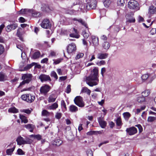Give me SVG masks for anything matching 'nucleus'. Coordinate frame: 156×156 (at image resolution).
Returning a JSON list of instances; mask_svg holds the SVG:
<instances>
[{
  "instance_id": "nucleus-7",
  "label": "nucleus",
  "mask_w": 156,
  "mask_h": 156,
  "mask_svg": "<svg viewBox=\"0 0 156 156\" xmlns=\"http://www.w3.org/2000/svg\"><path fill=\"white\" fill-rule=\"evenodd\" d=\"M76 50V47L75 44L72 43L69 44L67 47V51L69 54H72Z\"/></svg>"
},
{
  "instance_id": "nucleus-43",
  "label": "nucleus",
  "mask_w": 156,
  "mask_h": 156,
  "mask_svg": "<svg viewBox=\"0 0 156 156\" xmlns=\"http://www.w3.org/2000/svg\"><path fill=\"white\" fill-rule=\"evenodd\" d=\"M156 120V117L153 116H149L147 119V121L149 122H151Z\"/></svg>"
},
{
  "instance_id": "nucleus-18",
  "label": "nucleus",
  "mask_w": 156,
  "mask_h": 156,
  "mask_svg": "<svg viewBox=\"0 0 156 156\" xmlns=\"http://www.w3.org/2000/svg\"><path fill=\"white\" fill-rule=\"evenodd\" d=\"M97 2L95 0H92L90 3L87 2L88 5L92 9H95L96 7Z\"/></svg>"
},
{
  "instance_id": "nucleus-53",
  "label": "nucleus",
  "mask_w": 156,
  "mask_h": 156,
  "mask_svg": "<svg viewBox=\"0 0 156 156\" xmlns=\"http://www.w3.org/2000/svg\"><path fill=\"white\" fill-rule=\"evenodd\" d=\"M42 115L43 116H48L49 115V112L45 110H43L42 112Z\"/></svg>"
},
{
  "instance_id": "nucleus-3",
  "label": "nucleus",
  "mask_w": 156,
  "mask_h": 156,
  "mask_svg": "<svg viewBox=\"0 0 156 156\" xmlns=\"http://www.w3.org/2000/svg\"><path fill=\"white\" fill-rule=\"evenodd\" d=\"M156 77V76L154 73L145 74L143 75L141 77L142 80H147L148 82L149 83L151 82Z\"/></svg>"
},
{
  "instance_id": "nucleus-33",
  "label": "nucleus",
  "mask_w": 156,
  "mask_h": 156,
  "mask_svg": "<svg viewBox=\"0 0 156 156\" xmlns=\"http://www.w3.org/2000/svg\"><path fill=\"white\" fill-rule=\"evenodd\" d=\"M150 93V90H146L142 93V96L144 97H147L149 95Z\"/></svg>"
},
{
  "instance_id": "nucleus-45",
  "label": "nucleus",
  "mask_w": 156,
  "mask_h": 156,
  "mask_svg": "<svg viewBox=\"0 0 156 156\" xmlns=\"http://www.w3.org/2000/svg\"><path fill=\"white\" fill-rule=\"evenodd\" d=\"M61 106L62 108L64 109V110H66L67 109L65 101L62 100L61 101Z\"/></svg>"
},
{
  "instance_id": "nucleus-11",
  "label": "nucleus",
  "mask_w": 156,
  "mask_h": 156,
  "mask_svg": "<svg viewBox=\"0 0 156 156\" xmlns=\"http://www.w3.org/2000/svg\"><path fill=\"white\" fill-rule=\"evenodd\" d=\"M32 75L30 74H23L22 76V79L24 80L27 83H29L32 80Z\"/></svg>"
},
{
  "instance_id": "nucleus-40",
  "label": "nucleus",
  "mask_w": 156,
  "mask_h": 156,
  "mask_svg": "<svg viewBox=\"0 0 156 156\" xmlns=\"http://www.w3.org/2000/svg\"><path fill=\"white\" fill-rule=\"evenodd\" d=\"M111 3V2L109 0H106L104 2V6L106 8H108L109 7Z\"/></svg>"
},
{
  "instance_id": "nucleus-57",
  "label": "nucleus",
  "mask_w": 156,
  "mask_h": 156,
  "mask_svg": "<svg viewBox=\"0 0 156 156\" xmlns=\"http://www.w3.org/2000/svg\"><path fill=\"white\" fill-rule=\"evenodd\" d=\"M71 86L69 85L66 87V92L67 93H69L71 91Z\"/></svg>"
},
{
  "instance_id": "nucleus-36",
  "label": "nucleus",
  "mask_w": 156,
  "mask_h": 156,
  "mask_svg": "<svg viewBox=\"0 0 156 156\" xmlns=\"http://www.w3.org/2000/svg\"><path fill=\"white\" fill-rule=\"evenodd\" d=\"M30 136L31 138H34V139H36L38 140H40L41 139V136L39 134L31 135Z\"/></svg>"
},
{
  "instance_id": "nucleus-50",
  "label": "nucleus",
  "mask_w": 156,
  "mask_h": 156,
  "mask_svg": "<svg viewBox=\"0 0 156 156\" xmlns=\"http://www.w3.org/2000/svg\"><path fill=\"white\" fill-rule=\"evenodd\" d=\"M84 55L83 53H79L77 54L75 57V59H79L80 58L82 57Z\"/></svg>"
},
{
  "instance_id": "nucleus-41",
  "label": "nucleus",
  "mask_w": 156,
  "mask_h": 156,
  "mask_svg": "<svg viewBox=\"0 0 156 156\" xmlns=\"http://www.w3.org/2000/svg\"><path fill=\"white\" fill-rule=\"evenodd\" d=\"M116 125L118 126H121L122 125L121 119L120 117H119L117 118L116 120Z\"/></svg>"
},
{
  "instance_id": "nucleus-32",
  "label": "nucleus",
  "mask_w": 156,
  "mask_h": 156,
  "mask_svg": "<svg viewBox=\"0 0 156 156\" xmlns=\"http://www.w3.org/2000/svg\"><path fill=\"white\" fill-rule=\"evenodd\" d=\"M7 76L3 73H0V81H4L7 80Z\"/></svg>"
},
{
  "instance_id": "nucleus-58",
  "label": "nucleus",
  "mask_w": 156,
  "mask_h": 156,
  "mask_svg": "<svg viewBox=\"0 0 156 156\" xmlns=\"http://www.w3.org/2000/svg\"><path fill=\"white\" fill-rule=\"evenodd\" d=\"M105 64V61L101 60L99 62L97 63V64L98 66H101L102 65H104Z\"/></svg>"
},
{
  "instance_id": "nucleus-55",
  "label": "nucleus",
  "mask_w": 156,
  "mask_h": 156,
  "mask_svg": "<svg viewBox=\"0 0 156 156\" xmlns=\"http://www.w3.org/2000/svg\"><path fill=\"white\" fill-rule=\"evenodd\" d=\"M62 114L61 113L59 112H57L55 115V117L58 119H59L62 117Z\"/></svg>"
},
{
  "instance_id": "nucleus-62",
  "label": "nucleus",
  "mask_w": 156,
  "mask_h": 156,
  "mask_svg": "<svg viewBox=\"0 0 156 156\" xmlns=\"http://www.w3.org/2000/svg\"><path fill=\"white\" fill-rule=\"evenodd\" d=\"M48 61V59L47 58H45L43 59L41 61V63H46Z\"/></svg>"
},
{
  "instance_id": "nucleus-54",
  "label": "nucleus",
  "mask_w": 156,
  "mask_h": 156,
  "mask_svg": "<svg viewBox=\"0 0 156 156\" xmlns=\"http://www.w3.org/2000/svg\"><path fill=\"white\" fill-rule=\"evenodd\" d=\"M17 152L18 154L20 155H23L25 154L24 152L23 151V150L20 148L18 149Z\"/></svg>"
},
{
  "instance_id": "nucleus-10",
  "label": "nucleus",
  "mask_w": 156,
  "mask_h": 156,
  "mask_svg": "<svg viewBox=\"0 0 156 156\" xmlns=\"http://www.w3.org/2000/svg\"><path fill=\"white\" fill-rule=\"evenodd\" d=\"M51 87L50 86L45 84L41 87L40 92L41 94L45 95L49 91Z\"/></svg>"
},
{
  "instance_id": "nucleus-17",
  "label": "nucleus",
  "mask_w": 156,
  "mask_h": 156,
  "mask_svg": "<svg viewBox=\"0 0 156 156\" xmlns=\"http://www.w3.org/2000/svg\"><path fill=\"white\" fill-rule=\"evenodd\" d=\"M17 27V25L16 24L9 25L6 27V30L7 31L10 32L12 30H15Z\"/></svg>"
},
{
  "instance_id": "nucleus-29",
  "label": "nucleus",
  "mask_w": 156,
  "mask_h": 156,
  "mask_svg": "<svg viewBox=\"0 0 156 156\" xmlns=\"http://www.w3.org/2000/svg\"><path fill=\"white\" fill-rule=\"evenodd\" d=\"M102 46L104 49L108 50L110 47V44L109 42L106 41H105L103 43Z\"/></svg>"
},
{
  "instance_id": "nucleus-39",
  "label": "nucleus",
  "mask_w": 156,
  "mask_h": 156,
  "mask_svg": "<svg viewBox=\"0 0 156 156\" xmlns=\"http://www.w3.org/2000/svg\"><path fill=\"white\" fill-rule=\"evenodd\" d=\"M31 13L32 16L35 17H39L40 16V13L35 11L32 10Z\"/></svg>"
},
{
  "instance_id": "nucleus-23",
  "label": "nucleus",
  "mask_w": 156,
  "mask_h": 156,
  "mask_svg": "<svg viewBox=\"0 0 156 156\" xmlns=\"http://www.w3.org/2000/svg\"><path fill=\"white\" fill-rule=\"evenodd\" d=\"M56 96L54 94H51L49 96L48 98V101L49 103L54 102L56 98Z\"/></svg>"
},
{
  "instance_id": "nucleus-2",
  "label": "nucleus",
  "mask_w": 156,
  "mask_h": 156,
  "mask_svg": "<svg viewBox=\"0 0 156 156\" xmlns=\"http://www.w3.org/2000/svg\"><path fill=\"white\" fill-rule=\"evenodd\" d=\"M16 141L18 145H21L25 144H31L32 142V140L30 139L26 138L25 140L21 136H19L16 139Z\"/></svg>"
},
{
  "instance_id": "nucleus-14",
  "label": "nucleus",
  "mask_w": 156,
  "mask_h": 156,
  "mask_svg": "<svg viewBox=\"0 0 156 156\" xmlns=\"http://www.w3.org/2000/svg\"><path fill=\"white\" fill-rule=\"evenodd\" d=\"M126 23H134L135 21V19L133 16L129 15L127 14L126 16Z\"/></svg>"
},
{
  "instance_id": "nucleus-61",
  "label": "nucleus",
  "mask_w": 156,
  "mask_h": 156,
  "mask_svg": "<svg viewBox=\"0 0 156 156\" xmlns=\"http://www.w3.org/2000/svg\"><path fill=\"white\" fill-rule=\"evenodd\" d=\"M56 52L54 51H51L49 56H55L56 55Z\"/></svg>"
},
{
  "instance_id": "nucleus-9",
  "label": "nucleus",
  "mask_w": 156,
  "mask_h": 156,
  "mask_svg": "<svg viewBox=\"0 0 156 156\" xmlns=\"http://www.w3.org/2000/svg\"><path fill=\"white\" fill-rule=\"evenodd\" d=\"M15 144L16 143L15 142H14L8 145V147H11V148L7 149L6 150V153L8 155H11L12 154L16 147Z\"/></svg>"
},
{
  "instance_id": "nucleus-30",
  "label": "nucleus",
  "mask_w": 156,
  "mask_h": 156,
  "mask_svg": "<svg viewBox=\"0 0 156 156\" xmlns=\"http://www.w3.org/2000/svg\"><path fill=\"white\" fill-rule=\"evenodd\" d=\"M20 118L21 120V122L26 123L28 122V120L26 117L23 115H20Z\"/></svg>"
},
{
  "instance_id": "nucleus-34",
  "label": "nucleus",
  "mask_w": 156,
  "mask_h": 156,
  "mask_svg": "<svg viewBox=\"0 0 156 156\" xmlns=\"http://www.w3.org/2000/svg\"><path fill=\"white\" fill-rule=\"evenodd\" d=\"M8 112H9L12 113H16L18 112V110L15 107H13L9 108L8 110Z\"/></svg>"
},
{
  "instance_id": "nucleus-21",
  "label": "nucleus",
  "mask_w": 156,
  "mask_h": 156,
  "mask_svg": "<svg viewBox=\"0 0 156 156\" xmlns=\"http://www.w3.org/2000/svg\"><path fill=\"white\" fill-rule=\"evenodd\" d=\"M148 13L150 14H156V7L153 5H151L148 9Z\"/></svg>"
},
{
  "instance_id": "nucleus-16",
  "label": "nucleus",
  "mask_w": 156,
  "mask_h": 156,
  "mask_svg": "<svg viewBox=\"0 0 156 156\" xmlns=\"http://www.w3.org/2000/svg\"><path fill=\"white\" fill-rule=\"evenodd\" d=\"M98 122L100 126L102 128H104L107 125L106 122L104 120L103 118L100 117L98 119Z\"/></svg>"
},
{
  "instance_id": "nucleus-24",
  "label": "nucleus",
  "mask_w": 156,
  "mask_h": 156,
  "mask_svg": "<svg viewBox=\"0 0 156 156\" xmlns=\"http://www.w3.org/2000/svg\"><path fill=\"white\" fill-rule=\"evenodd\" d=\"M58 105L56 102L53 104L52 105L47 107V109L49 110H54L58 107Z\"/></svg>"
},
{
  "instance_id": "nucleus-20",
  "label": "nucleus",
  "mask_w": 156,
  "mask_h": 156,
  "mask_svg": "<svg viewBox=\"0 0 156 156\" xmlns=\"http://www.w3.org/2000/svg\"><path fill=\"white\" fill-rule=\"evenodd\" d=\"M108 56V54L106 53H98L97 55V57L99 59H104L106 58Z\"/></svg>"
},
{
  "instance_id": "nucleus-59",
  "label": "nucleus",
  "mask_w": 156,
  "mask_h": 156,
  "mask_svg": "<svg viewBox=\"0 0 156 156\" xmlns=\"http://www.w3.org/2000/svg\"><path fill=\"white\" fill-rule=\"evenodd\" d=\"M106 72V69L105 67L101 68V74L103 77L104 76V74Z\"/></svg>"
},
{
  "instance_id": "nucleus-13",
  "label": "nucleus",
  "mask_w": 156,
  "mask_h": 156,
  "mask_svg": "<svg viewBox=\"0 0 156 156\" xmlns=\"http://www.w3.org/2000/svg\"><path fill=\"white\" fill-rule=\"evenodd\" d=\"M39 79L42 82L44 81H51L49 76L45 74H41L39 76Z\"/></svg>"
},
{
  "instance_id": "nucleus-26",
  "label": "nucleus",
  "mask_w": 156,
  "mask_h": 156,
  "mask_svg": "<svg viewBox=\"0 0 156 156\" xmlns=\"http://www.w3.org/2000/svg\"><path fill=\"white\" fill-rule=\"evenodd\" d=\"M36 64L35 62H33L31 64L27 65L26 66H25L23 69H20V71H24L27 70L34 66Z\"/></svg>"
},
{
  "instance_id": "nucleus-46",
  "label": "nucleus",
  "mask_w": 156,
  "mask_h": 156,
  "mask_svg": "<svg viewBox=\"0 0 156 156\" xmlns=\"http://www.w3.org/2000/svg\"><path fill=\"white\" fill-rule=\"evenodd\" d=\"M50 75L51 77H54L55 79L57 80L58 79V76L56 73L55 71H52Z\"/></svg>"
},
{
  "instance_id": "nucleus-44",
  "label": "nucleus",
  "mask_w": 156,
  "mask_h": 156,
  "mask_svg": "<svg viewBox=\"0 0 156 156\" xmlns=\"http://www.w3.org/2000/svg\"><path fill=\"white\" fill-rule=\"evenodd\" d=\"M90 35V33L89 32H87L86 31H84L83 32V35L84 38L85 39H87L89 37Z\"/></svg>"
},
{
  "instance_id": "nucleus-19",
  "label": "nucleus",
  "mask_w": 156,
  "mask_h": 156,
  "mask_svg": "<svg viewBox=\"0 0 156 156\" xmlns=\"http://www.w3.org/2000/svg\"><path fill=\"white\" fill-rule=\"evenodd\" d=\"M91 38L94 45L95 47L98 46L99 44L98 37L92 35L91 36Z\"/></svg>"
},
{
  "instance_id": "nucleus-48",
  "label": "nucleus",
  "mask_w": 156,
  "mask_h": 156,
  "mask_svg": "<svg viewBox=\"0 0 156 156\" xmlns=\"http://www.w3.org/2000/svg\"><path fill=\"white\" fill-rule=\"evenodd\" d=\"M125 4L124 0H118L117 4L118 5L123 6Z\"/></svg>"
},
{
  "instance_id": "nucleus-60",
  "label": "nucleus",
  "mask_w": 156,
  "mask_h": 156,
  "mask_svg": "<svg viewBox=\"0 0 156 156\" xmlns=\"http://www.w3.org/2000/svg\"><path fill=\"white\" fill-rule=\"evenodd\" d=\"M156 33V29L153 28L150 31V34L151 35H154Z\"/></svg>"
},
{
  "instance_id": "nucleus-25",
  "label": "nucleus",
  "mask_w": 156,
  "mask_h": 156,
  "mask_svg": "<svg viewBox=\"0 0 156 156\" xmlns=\"http://www.w3.org/2000/svg\"><path fill=\"white\" fill-rule=\"evenodd\" d=\"M62 143V140L60 139H56L54 140L53 143V144L56 146H59Z\"/></svg>"
},
{
  "instance_id": "nucleus-51",
  "label": "nucleus",
  "mask_w": 156,
  "mask_h": 156,
  "mask_svg": "<svg viewBox=\"0 0 156 156\" xmlns=\"http://www.w3.org/2000/svg\"><path fill=\"white\" fill-rule=\"evenodd\" d=\"M62 60V59L61 58H59L56 60H53V64L55 65L58 64L60 63Z\"/></svg>"
},
{
  "instance_id": "nucleus-5",
  "label": "nucleus",
  "mask_w": 156,
  "mask_h": 156,
  "mask_svg": "<svg viewBox=\"0 0 156 156\" xmlns=\"http://www.w3.org/2000/svg\"><path fill=\"white\" fill-rule=\"evenodd\" d=\"M74 101L75 104L79 107H82L84 106L83 98L80 96H76L74 99Z\"/></svg>"
},
{
  "instance_id": "nucleus-49",
  "label": "nucleus",
  "mask_w": 156,
  "mask_h": 156,
  "mask_svg": "<svg viewBox=\"0 0 156 156\" xmlns=\"http://www.w3.org/2000/svg\"><path fill=\"white\" fill-rule=\"evenodd\" d=\"M69 36L71 37H74L76 38H78L80 36L78 34L72 33L70 34Z\"/></svg>"
},
{
  "instance_id": "nucleus-6",
  "label": "nucleus",
  "mask_w": 156,
  "mask_h": 156,
  "mask_svg": "<svg viewBox=\"0 0 156 156\" xmlns=\"http://www.w3.org/2000/svg\"><path fill=\"white\" fill-rule=\"evenodd\" d=\"M128 7L131 9H135L136 10L139 9V4L138 2L135 1L131 0L128 2Z\"/></svg>"
},
{
  "instance_id": "nucleus-47",
  "label": "nucleus",
  "mask_w": 156,
  "mask_h": 156,
  "mask_svg": "<svg viewBox=\"0 0 156 156\" xmlns=\"http://www.w3.org/2000/svg\"><path fill=\"white\" fill-rule=\"evenodd\" d=\"M95 58V55L93 54H91L89 56V61L91 62Z\"/></svg>"
},
{
  "instance_id": "nucleus-31",
  "label": "nucleus",
  "mask_w": 156,
  "mask_h": 156,
  "mask_svg": "<svg viewBox=\"0 0 156 156\" xmlns=\"http://www.w3.org/2000/svg\"><path fill=\"white\" fill-rule=\"evenodd\" d=\"M91 74L97 76H98V68L94 67L91 71Z\"/></svg>"
},
{
  "instance_id": "nucleus-28",
  "label": "nucleus",
  "mask_w": 156,
  "mask_h": 156,
  "mask_svg": "<svg viewBox=\"0 0 156 156\" xmlns=\"http://www.w3.org/2000/svg\"><path fill=\"white\" fill-rule=\"evenodd\" d=\"M81 92L82 93H86L88 95H90L91 91L86 87H83L82 88Z\"/></svg>"
},
{
  "instance_id": "nucleus-64",
  "label": "nucleus",
  "mask_w": 156,
  "mask_h": 156,
  "mask_svg": "<svg viewBox=\"0 0 156 156\" xmlns=\"http://www.w3.org/2000/svg\"><path fill=\"white\" fill-rule=\"evenodd\" d=\"M87 155L88 156H93L92 151H89L87 153Z\"/></svg>"
},
{
  "instance_id": "nucleus-56",
  "label": "nucleus",
  "mask_w": 156,
  "mask_h": 156,
  "mask_svg": "<svg viewBox=\"0 0 156 156\" xmlns=\"http://www.w3.org/2000/svg\"><path fill=\"white\" fill-rule=\"evenodd\" d=\"M4 51V47L0 44V55L2 54Z\"/></svg>"
},
{
  "instance_id": "nucleus-27",
  "label": "nucleus",
  "mask_w": 156,
  "mask_h": 156,
  "mask_svg": "<svg viewBox=\"0 0 156 156\" xmlns=\"http://www.w3.org/2000/svg\"><path fill=\"white\" fill-rule=\"evenodd\" d=\"M69 110L71 112H77L78 110V108L76 106L72 105L70 106Z\"/></svg>"
},
{
  "instance_id": "nucleus-4",
  "label": "nucleus",
  "mask_w": 156,
  "mask_h": 156,
  "mask_svg": "<svg viewBox=\"0 0 156 156\" xmlns=\"http://www.w3.org/2000/svg\"><path fill=\"white\" fill-rule=\"evenodd\" d=\"M22 99L28 102L31 103L35 99V97L30 94H23L21 96Z\"/></svg>"
},
{
  "instance_id": "nucleus-63",
  "label": "nucleus",
  "mask_w": 156,
  "mask_h": 156,
  "mask_svg": "<svg viewBox=\"0 0 156 156\" xmlns=\"http://www.w3.org/2000/svg\"><path fill=\"white\" fill-rule=\"evenodd\" d=\"M57 72L58 74L59 75H62V72L61 69H58L57 70Z\"/></svg>"
},
{
  "instance_id": "nucleus-8",
  "label": "nucleus",
  "mask_w": 156,
  "mask_h": 156,
  "mask_svg": "<svg viewBox=\"0 0 156 156\" xmlns=\"http://www.w3.org/2000/svg\"><path fill=\"white\" fill-rule=\"evenodd\" d=\"M41 27L44 28L48 29L50 28L51 24L48 19H44L41 24Z\"/></svg>"
},
{
  "instance_id": "nucleus-38",
  "label": "nucleus",
  "mask_w": 156,
  "mask_h": 156,
  "mask_svg": "<svg viewBox=\"0 0 156 156\" xmlns=\"http://www.w3.org/2000/svg\"><path fill=\"white\" fill-rule=\"evenodd\" d=\"M40 54L39 52H35L31 58L33 59H36L39 57Z\"/></svg>"
},
{
  "instance_id": "nucleus-15",
  "label": "nucleus",
  "mask_w": 156,
  "mask_h": 156,
  "mask_svg": "<svg viewBox=\"0 0 156 156\" xmlns=\"http://www.w3.org/2000/svg\"><path fill=\"white\" fill-rule=\"evenodd\" d=\"M72 20L73 21V22L76 24L77 22H78L81 23L82 25H84L86 27H87V25L85 22L83 21L81 19H77L76 18H74L72 19Z\"/></svg>"
},
{
  "instance_id": "nucleus-37",
  "label": "nucleus",
  "mask_w": 156,
  "mask_h": 156,
  "mask_svg": "<svg viewBox=\"0 0 156 156\" xmlns=\"http://www.w3.org/2000/svg\"><path fill=\"white\" fill-rule=\"evenodd\" d=\"M123 115L125 119L128 120L130 117L131 114L129 112H125L123 113Z\"/></svg>"
},
{
  "instance_id": "nucleus-12",
  "label": "nucleus",
  "mask_w": 156,
  "mask_h": 156,
  "mask_svg": "<svg viewBox=\"0 0 156 156\" xmlns=\"http://www.w3.org/2000/svg\"><path fill=\"white\" fill-rule=\"evenodd\" d=\"M126 131L130 135H133L137 132V129L134 127L127 128Z\"/></svg>"
},
{
  "instance_id": "nucleus-22",
  "label": "nucleus",
  "mask_w": 156,
  "mask_h": 156,
  "mask_svg": "<svg viewBox=\"0 0 156 156\" xmlns=\"http://www.w3.org/2000/svg\"><path fill=\"white\" fill-rule=\"evenodd\" d=\"M24 126L27 129H28L31 132H33L34 129L35 128V126L32 124H28L27 125H24Z\"/></svg>"
},
{
  "instance_id": "nucleus-35",
  "label": "nucleus",
  "mask_w": 156,
  "mask_h": 156,
  "mask_svg": "<svg viewBox=\"0 0 156 156\" xmlns=\"http://www.w3.org/2000/svg\"><path fill=\"white\" fill-rule=\"evenodd\" d=\"M103 131H92L87 133L88 134H100L102 133Z\"/></svg>"
},
{
  "instance_id": "nucleus-52",
  "label": "nucleus",
  "mask_w": 156,
  "mask_h": 156,
  "mask_svg": "<svg viewBox=\"0 0 156 156\" xmlns=\"http://www.w3.org/2000/svg\"><path fill=\"white\" fill-rule=\"evenodd\" d=\"M113 28L114 29V31L116 32H118L119 30V28L117 26H112L109 27V28Z\"/></svg>"
},
{
  "instance_id": "nucleus-1",
  "label": "nucleus",
  "mask_w": 156,
  "mask_h": 156,
  "mask_svg": "<svg viewBox=\"0 0 156 156\" xmlns=\"http://www.w3.org/2000/svg\"><path fill=\"white\" fill-rule=\"evenodd\" d=\"M87 83L90 87L96 86L98 83V76H97L90 74L89 76L87 77L86 79Z\"/></svg>"
},
{
  "instance_id": "nucleus-42",
  "label": "nucleus",
  "mask_w": 156,
  "mask_h": 156,
  "mask_svg": "<svg viewBox=\"0 0 156 156\" xmlns=\"http://www.w3.org/2000/svg\"><path fill=\"white\" fill-rule=\"evenodd\" d=\"M145 101V98L142 96V97H139L137 98V101L139 102L142 103L144 102Z\"/></svg>"
}]
</instances>
